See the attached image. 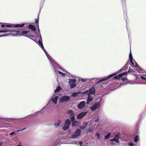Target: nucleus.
<instances>
[{
	"mask_svg": "<svg viewBox=\"0 0 146 146\" xmlns=\"http://www.w3.org/2000/svg\"><path fill=\"white\" fill-rule=\"evenodd\" d=\"M89 93H88V91H86L85 92V94L88 93L87 95L88 96L87 98V101L86 102L88 104H89L93 99V97L92 95H94L95 93L94 88H92L89 90Z\"/></svg>",
	"mask_w": 146,
	"mask_h": 146,
	"instance_id": "nucleus-1",
	"label": "nucleus"
},
{
	"mask_svg": "<svg viewBox=\"0 0 146 146\" xmlns=\"http://www.w3.org/2000/svg\"><path fill=\"white\" fill-rule=\"evenodd\" d=\"M8 35L7 34L1 35H0V37H1V36H7Z\"/></svg>",
	"mask_w": 146,
	"mask_h": 146,
	"instance_id": "nucleus-36",
	"label": "nucleus"
},
{
	"mask_svg": "<svg viewBox=\"0 0 146 146\" xmlns=\"http://www.w3.org/2000/svg\"><path fill=\"white\" fill-rule=\"evenodd\" d=\"M38 19H36L35 22L36 23H38Z\"/></svg>",
	"mask_w": 146,
	"mask_h": 146,
	"instance_id": "nucleus-38",
	"label": "nucleus"
},
{
	"mask_svg": "<svg viewBox=\"0 0 146 146\" xmlns=\"http://www.w3.org/2000/svg\"><path fill=\"white\" fill-rule=\"evenodd\" d=\"M111 145H115V144H114V143H111Z\"/></svg>",
	"mask_w": 146,
	"mask_h": 146,
	"instance_id": "nucleus-41",
	"label": "nucleus"
},
{
	"mask_svg": "<svg viewBox=\"0 0 146 146\" xmlns=\"http://www.w3.org/2000/svg\"><path fill=\"white\" fill-rule=\"evenodd\" d=\"M129 58L130 59V60L131 62H132V56L131 54V51L129 55Z\"/></svg>",
	"mask_w": 146,
	"mask_h": 146,
	"instance_id": "nucleus-21",
	"label": "nucleus"
},
{
	"mask_svg": "<svg viewBox=\"0 0 146 146\" xmlns=\"http://www.w3.org/2000/svg\"><path fill=\"white\" fill-rule=\"evenodd\" d=\"M127 80V78H126V76H125L124 77V78H121V80H123V81H125V80Z\"/></svg>",
	"mask_w": 146,
	"mask_h": 146,
	"instance_id": "nucleus-32",
	"label": "nucleus"
},
{
	"mask_svg": "<svg viewBox=\"0 0 146 146\" xmlns=\"http://www.w3.org/2000/svg\"><path fill=\"white\" fill-rule=\"evenodd\" d=\"M25 128H23V129H22L21 131H23V130H25Z\"/></svg>",
	"mask_w": 146,
	"mask_h": 146,
	"instance_id": "nucleus-42",
	"label": "nucleus"
},
{
	"mask_svg": "<svg viewBox=\"0 0 146 146\" xmlns=\"http://www.w3.org/2000/svg\"><path fill=\"white\" fill-rule=\"evenodd\" d=\"M119 137L117 135L115 136V137L111 140V141H114L116 143L119 142Z\"/></svg>",
	"mask_w": 146,
	"mask_h": 146,
	"instance_id": "nucleus-15",
	"label": "nucleus"
},
{
	"mask_svg": "<svg viewBox=\"0 0 146 146\" xmlns=\"http://www.w3.org/2000/svg\"><path fill=\"white\" fill-rule=\"evenodd\" d=\"M73 143L72 142V143Z\"/></svg>",
	"mask_w": 146,
	"mask_h": 146,
	"instance_id": "nucleus-47",
	"label": "nucleus"
},
{
	"mask_svg": "<svg viewBox=\"0 0 146 146\" xmlns=\"http://www.w3.org/2000/svg\"><path fill=\"white\" fill-rule=\"evenodd\" d=\"M111 133H108L105 136V139H108V138L110 137L111 136Z\"/></svg>",
	"mask_w": 146,
	"mask_h": 146,
	"instance_id": "nucleus-25",
	"label": "nucleus"
},
{
	"mask_svg": "<svg viewBox=\"0 0 146 146\" xmlns=\"http://www.w3.org/2000/svg\"><path fill=\"white\" fill-rule=\"evenodd\" d=\"M29 32V31H28ZM28 31L25 30H23L19 31H14L12 34L13 36H22L24 35L27 33Z\"/></svg>",
	"mask_w": 146,
	"mask_h": 146,
	"instance_id": "nucleus-2",
	"label": "nucleus"
},
{
	"mask_svg": "<svg viewBox=\"0 0 146 146\" xmlns=\"http://www.w3.org/2000/svg\"><path fill=\"white\" fill-rule=\"evenodd\" d=\"M57 71V72H58L59 73H60V74H61L62 75V76H65V74L61 72H59V71H58L57 70H56L55 71V72H56V71Z\"/></svg>",
	"mask_w": 146,
	"mask_h": 146,
	"instance_id": "nucleus-27",
	"label": "nucleus"
},
{
	"mask_svg": "<svg viewBox=\"0 0 146 146\" xmlns=\"http://www.w3.org/2000/svg\"><path fill=\"white\" fill-rule=\"evenodd\" d=\"M115 75V74H112L110 75L109 76H107V77H105L104 78V79H102L101 80H100V81H104V80H106L109 78L110 77H111Z\"/></svg>",
	"mask_w": 146,
	"mask_h": 146,
	"instance_id": "nucleus-16",
	"label": "nucleus"
},
{
	"mask_svg": "<svg viewBox=\"0 0 146 146\" xmlns=\"http://www.w3.org/2000/svg\"><path fill=\"white\" fill-rule=\"evenodd\" d=\"M61 121H59L57 122L54 123V125L56 127H58L59 125L60 124Z\"/></svg>",
	"mask_w": 146,
	"mask_h": 146,
	"instance_id": "nucleus-19",
	"label": "nucleus"
},
{
	"mask_svg": "<svg viewBox=\"0 0 146 146\" xmlns=\"http://www.w3.org/2000/svg\"><path fill=\"white\" fill-rule=\"evenodd\" d=\"M5 25H1V27H3L4 26H5Z\"/></svg>",
	"mask_w": 146,
	"mask_h": 146,
	"instance_id": "nucleus-40",
	"label": "nucleus"
},
{
	"mask_svg": "<svg viewBox=\"0 0 146 146\" xmlns=\"http://www.w3.org/2000/svg\"><path fill=\"white\" fill-rule=\"evenodd\" d=\"M76 80L75 79H71L69 81V83L72 88H74L76 87L75 84Z\"/></svg>",
	"mask_w": 146,
	"mask_h": 146,
	"instance_id": "nucleus-9",
	"label": "nucleus"
},
{
	"mask_svg": "<svg viewBox=\"0 0 146 146\" xmlns=\"http://www.w3.org/2000/svg\"><path fill=\"white\" fill-rule=\"evenodd\" d=\"M129 146H132L134 145V144L131 142H130L128 143Z\"/></svg>",
	"mask_w": 146,
	"mask_h": 146,
	"instance_id": "nucleus-35",
	"label": "nucleus"
},
{
	"mask_svg": "<svg viewBox=\"0 0 146 146\" xmlns=\"http://www.w3.org/2000/svg\"><path fill=\"white\" fill-rule=\"evenodd\" d=\"M131 63H132V64L133 65V66H137V63L135 62L134 61L133 62L132 61V62H131Z\"/></svg>",
	"mask_w": 146,
	"mask_h": 146,
	"instance_id": "nucleus-26",
	"label": "nucleus"
},
{
	"mask_svg": "<svg viewBox=\"0 0 146 146\" xmlns=\"http://www.w3.org/2000/svg\"><path fill=\"white\" fill-rule=\"evenodd\" d=\"M19 131H17L16 132H18Z\"/></svg>",
	"mask_w": 146,
	"mask_h": 146,
	"instance_id": "nucleus-46",
	"label": "nucleus"
},
{
	"mask_svg": "<svg viewBox=\"0 0 146 146\" xmlns=\"http://www.w3.org/2000/svg\"><path fill=\"white\" fill-rule=\"evenodd\" d=\"M141 78L143 80H144V82L142 83V84H146V78L145 77L143 76H141Z\"/></svg>",
	"mask_w": 146,
	"mask_h": 146,
	"instance_id": "nucleus-22",
	"label": "nucleus"
},
{
	"mask_svg": "<svg viewBox=\"0 0 146 146\" xmlns=\"http://www.w3.org/2000/svg\"><path fill=\"white\" fill-rule=\"evenodd\" d=\"M58 98V96L54 95L52 97L50 100H51L52 102H53L54 104H56L57 103V99Z\"/></svg>",
	"mask_w": 146,
	"mask_h": 146,
	"instance_id": "nucleus-11",
	"label": "nucleus"
},
{
	"mask_svg": "<svg viewBox=\"0 0 146 146\" xmlns=\"http://www.w3.org/2000/svg\"><path fill=\"white\" fill-rule=\"evenodd\" d=\"M38 30L39 31V29H38Z\"/></svg>",
	"mask_w": 146,
	"mask_h": 146,
	"instance_id": "nucleus-49",
	"label": "nucleus"
},
{
	"mask_svg": "<svg viewBox=\"0 0 146 146\" xmlns=\"http://www.w3.org/2000/svg\"><path fill=\"white\" fill-rule=\"evenodd\" d=\"M29 27L33 31H35L36 30V29L35 27L33 25H30L29 26Z\"/></svg>",
	"mask_w": 146,
	"mask_h": 146,
	"instance_id": "nucleus-17",
	"label": "nucleus"
},
{
	"mask_svg": "<svg viewBox=\"0 0 146 146\" xmlns=\"http://www.w3.org/2000/svg\"><path fill=\"white\" fill-rule=\"evenodd\" d=\"M93 130V128L91 127L89 128L87 130L88 132H91Z\"/></svg>",
	"mask_w": 146,
	"mask_h": 146,
	"instance_id": "nucleus-28",
	"label": "nucleus"
},
{
	"mask_svg": "<svg viewBox=\"0 0 146 146\" xmlns=\"http://www.w3.org/2000/svg\"><path fill=\"white\" fill-rule=\"evenodd\" d=\"M81 132V131L80 129H78L73 135L71 136V137L73 138H77L80 136Z\"/></svg>",
	"mask_w": 146,
	"mask_h": 146,
	"instance_id": "nucleus-7",
	"label": "nucleus"
},
{
	"mask_svg": "<svg viewBox=\"0 0 146 146\" xmlns=\"http://www.w3.org/2000/svg\"><path fill=\"white\" fill-rule=\"evenodd\" d=\"M52 65H53V66H54V65H53V64H52ZM53 66L54 67V66Z\"/></svg>",
	"mask_w": 146,
	"mask_h": 146,
	"instance_id": "nucleus-48",
	"label": "nucleus"
},
{
	"mask_svg": "<svg viewBox=\"0 0 146 146\" xmlns=\"http://www.w3.org/2000/svg\"><path fill=\"white\" fill-rule=\"evenodd\" d=\"M72 126L73 127H74L76 126L78 123H79V122L78 121H74L72 122Z\"/></svg>",
	"mask_w": 146,
	"mask_h": 146,
	"instance_id": "nucleus-18",
	"label": "nucleus"
},
{
	"mask_svg": "<svg viewBox=\"0 0 146 146\" xmlns=\"http://www.w3.org/2000/svg\"><path fill=\"white\" fill-rule=\"evenodd\" d=\"M96 135L97 137V139H100V135L98 133H96Z\"/></svg>",
	"mask_w": 146,
	"mask_h": 146,
	"instance_id": "nucleus-30",
	"label": "nucleus"
},
{
	"mask_svg": "<svg viewBox=\"0 0 146 146\" xmlns=\"http://www.w3.org/2000/svg\"><path fill=\"white\" fill-rule=\"evenodd\" d=\"M80 93V92H78L76 93H74L72 94V96L74 97H76Z\"/></svg>",
	"mask_w": 146,
	"mask_h": 146,
	"instance_id": "nucleus-23",
	"label": "nucleus"
},
{
	"mask_svg": "<svg viewBox=\"0 0 146 146\" xmlns=\"http://www.w3.org/2000/svg\"><path fill=\"white\" fill-rule=\"evenodd\" d=\"M70 124V120L69 119H67L66 120L65 124L63 128V130H66L68 129Z\"/></svg>",
	"mask_w": 146,
	"mask_h": 146,
	"instance_id": "nucleus-5",
	"label": "nucleus"
},
{
	"mask_svg": "<svg viewBox=\"0 0 146 146\" xmlns=\"http://www.w3.org/2000/svg\"><path fill=\"white\" fill-rule=\"evenodd\" d=\"M126 73L123 72L121 74L118 75L114 77H113L115 79H119V78H121L122 75H125L126 74Z\"/></svg>",
	"mask_w": 146,
	"mask_h": 146,
	"instance_id": "nucleus-14",
	"label": "nucleus"
},
{
	"mask_svg": "<svg viewBox=\"0 0 146 146\" xmlns=\"http://www.w3.org/2000/svg\"><path fill=\"white\" fill-rule=\"evenodd\" d=\"M6 31V30H5V31H0V32H3V33H4V32H8V31Z\"/></svg>",
	"mask_w": 146,
	"mask_h": 146,
	"instance_id": "nucleus-37",
	"label": "nucleus"
},
{
	"mask_svg": "<svg viewBox=\"0 0 146 146\" xmlns=\"http://www.w3.org/2000/svg\"><path fill=\"white\" fill-rule=\"evenodd\" d=\"M7 27H22L24 26V24H16V25H6Z\"/></svg>",
	"mask_w": 146,
	"mask_h": 146,
	"instance_id": "nucleus-13",
	"label": "nucleus"
},
{
	"mask_svg": "<svg viewBox=\"0 0 146 146\" xmlns=\"http://www.w3.org/2000/svg\"><path fill=\"white\" fill-rule=\"evenodd\" d=\"M16 146H22L21 145H18Z\"/></svg>",
	"mask_w": 146,
	"mask_h": 146,
	"instance_id": "nucleus-43",
	"label": "nucleus"
},
{
	"mask_svg": "<svg viewBox=\"0 0 146 146\" xmlns=\"http://www.w3.org/2000/svg\"><path fill=\"white\" fill-rule=\"evenodd\" d=\"M40 36L39 38V40L38 41V43H39V44H40L41 45V47H42V49L44 51V52L46 56L48 58V59L50 60V61L52 63V59L51 58V57L48 54V53L46 52V50L44 48V46H43L42 42L40 40Z\"/></svg>",
	"mask_w": 146,
	"mask_h": 146,
	"instance_id": "nucleus-3",
	"label": "nucleus"
},
{
	"mask_svg": "<svg viewBox=\"0 0 146 146\" xmlns=\"http://www.w3.org/2000/svg\"><path fill=\"white\" fill-rule=\"evenodd\" d=\"M100 102H96L95 104H93L90 108V110L93 111H94L96 109L99 108L100 106Z\"/></svg>",
	"mask_w": 146,
	"mask_h": 146,
	"instance_id": "nucleus-4",
	"label": "nucleus"
},
{
	"mask_svg": "<svg viewBox=\"0 0 146 146\" xmlns=\"http://www.w3.org/2000/svg\"><path fill=\"white\" fill-rule=\"evenodd\" d=\"M88 125V123L87 122H85L84 123V126L81 127H80V129H84L85 127H86Z\"/></svg>",
	"mask_w": 146,
	"mask_h": 146,
	"instance_id": "nucleus-24",
	"label": "nucleus"
},
{
	"mask_svg": "<svg viewBox=\"0 0 146 146\" xmlns=\"http://www.w3.org/2000/svg\"><path fill=\"white\" fill-rule=\"evenodd\" d=\"M15 133H16V132H12L9 135H14V134H15Z\"/></svg>",
	"mask_w": 146,
	"mask_h": 146,
	"instance_id": "nucleus-33",
	"label": "nucleus"
},
{
	"mask_svg": "<svg viewBox=\"0 0 146 146\" xmlns=\"http://www.w3.org/2000/svg\"><path fill=\"white\" fill-rule=\"evenodd\" d=\"M61 89V88L60 86H58V87L56 90H55V93H56L60 91Z\"/></svg>",
	"mask_w": 146,
	"mask_h": 146,
	"instance_id": "nucleus-20",
	"label": "nucleus"
},
{
	"mask_svg": "<svg viewBox=\"0 0 146 146\" xmlns=\"http://www.w3.org/2000/svg\"><path fill=\"white\" fill-rule=\"evenodd\" d=\"M81 80L82 82H86L87 81V80L86 79L84 78H81Z\"/></svg>",
	"mask_w": 146,
	"mask_h": 146,
	"instance_id": "nucleus-34",
	"label": "nucleus"
},
{
	"mask_svg": "<svg viewBox=\"0 0 146 146\" xmlns=\"http://www.w3.org/2000/svg\"><path fill=\"white\" fill-rule=\"evenodd\" d=\"M86 105V102L84 101L80 102L78 105V107L79 109H81L83 108Z\"/></svg>",
	"mask_w": 146,
	"mask_h": 146,
	"instance_id": "nucleus-10",
	"label": "nucleus"
},
{
	"mask_svg": "<svg viewBox=\"0 0 146 146\" xmlns=\"http://www.w3.org/2000/svg\"><path fill=\"white\" fill-rule=\"evenodd\" d=\"M137 71V70H136ZM138 72H140V71H138Z\"/></svg>",
	"mask_w": 146,
	"mask_h": 146,
	"instance_id": "nucleus-45",
	"label": "nucleus"
},
{
	"mask_svg": "<svg viewBox=\"0 0 146 146\" xmlns=\"http://www.w3.org/2000/svg\"><path fill=\"white\" fill-rule=\"evenodd\" d=\"M79 143L80 146H81L83 144L82 142L81 141H79Z\"/></svg>",
	"mask_w": 146,
	"mask_h": 146,
	"instance_id": "nucleus-39",
	"label": "nucleus"
},
{
	"mask_svg": "<svg viewBox=\"0 0 146 146\" xmlns=\"http://www.w3.org/2000/svg\"><path fill=\"white\" fill-rule=\"evenodd\" d=\"M139 139L138 137L137 136H136L134 139V141L137 142Z\"/></svg>",
	"mask_w": 146,
	"mask_h": 146,
	"instance_id": "nucleus-29",
	"label": "nucleus"
},
{
	"mask_svg": "<svg viewBox=\"0 0 146 146\" xmlns=\"http://www.w3.org/2000/svg\"><path fill=\"white\" fill-rule=\"evenodd\" d=\"M2 146V143L0 142V146Z\"/></svg>",
	"mask_w": 146,
	"mask_h": 146,
	"instance_id": "nucleus-44",
	"label": "nucleus"
},
{
	"mask_svg": "<svg viewBox=\"0 0 146 146\" xmlns=\"http://www.w3.org/2000/svg\"><path fill=\"white\" fill-rule=\"evenodd\" d=\"M87 112H84L80 113L77 115V118L78 119H80L83 117L87 114Z\"/></svg>",
	"mask_w": 146,
	"mask_h": 146,
	"instance_id": "nucleus-8",
	"label": "nucleus"
},
{
	"mask_svg": "<svg viewBox=\"0 0 146 146\" xmlns=\"http://www.w3.org/2000/svg\"><path fill=\"white\" fill-rule=\"evenodd\" d=\"M70 97L67 96H63L59 100V102H65L70 99Z\"/></svg>",
	"mask_w": 146,
	"mask_h": 146,
	"instance_id": "nucleus-6",
	"label": "nucleus"
},
{
	"mask_svg": "<svg viewBox=\"0 0 146 146\" xmlns=\"http://www.w3.org/2000/svg\"><path fill=\"white\" fill-rule=\"evenodd\" d=\"M128 72H133L134 71L132 69L129 68Z\"/></svg>",
	"mask_w": 146,
	"mask_h": 146,
	"instance_id": "nucleus-31",
	"label": "nucleus"
},
{
	"mask_svg": "<svg viewBox=\"0 0 146 146\" xmlns=\"http://www.w3.org/2000/svg\"><path fill=\"white\" fill-rule=\"evenodd\" d=\"M69 113L71 114L70 118L72 122L74 121L75 119L74 118V114L72 110L69 111Z\"/></svg>",
	"mask_w": 146,
	"mask_h": 146,
	"instance_id": "nucleus-12",
	"label": "nucleus"
}]
</instances>
